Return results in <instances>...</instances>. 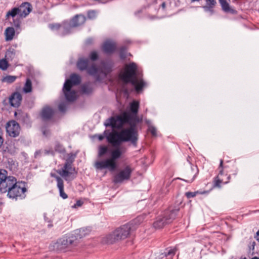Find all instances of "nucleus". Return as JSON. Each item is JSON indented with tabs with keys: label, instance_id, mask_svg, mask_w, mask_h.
Wrapping results in <instances>:
<instances>
[{
	"label": "nucleus",
	"instance_id": "46",
	"mask_svg": "<svg viewBox=\"0 0 259 259\" xmlns=\"http://www.w3.org/2000/svg\"><path fill=\"white\" fill-rule=\"evenodd\" d=\"M15 53L13 51H8L7 52L6 56L13 58L15 56Z\"/></svg>",
	"mask_w": 259,
	"mask_h": 259
},
{
	"label": "nucleus",
	"instance_id": "35",
	"mask_svg": "<svg viewBox=\"0 0 259 259\" xmlns=\"http://www.w3.org/2000/svg\"><path fill=\"white\" fill-rule=\"evenodd\" d=\"M147 123L148 124V132L150 133L153 136H156L157 135V130L156 128L151 125L149 121H147Z\"/></svg>",
	"mask_w": 259,
	"mask_h": 259
},
{
	"label": "nucleus",
	"instance_id": "24",
	"mask_svg": "<svg viewBox=\"0 0 259 259\" xmlns=\"http://www.w3.org/2000/svg\"><path fill=\"white\" fill-rule=\"evenodd\" d=\"M5 39L6 41L12 40L15 35V30L12 27H9L6 28L5 32Z\"/></svg>",
	"mask_w": 259,
	"mask_h": 259
},
{
	"label": "nucleus",
	"instance_id": "40",
	"mask_svg": "<svg viewBox=\"0 0 259 259\" xmlns=\"http://www.w3.org/2000/svg\"><path fill=\"white\" fill-rule=\"evenodd\" d=\"M62 24H53L51 26V28L54 30H59V33L61 31Z\"/></svg>",
	"mask_w": 259,
	"mask_h": 259
},
{
	"label": "nucleus",
	"instance_id": "31",
	"mask_svg": "<svg viewBox=\"0 0 259 259\" xmlns=\"http://www.w3.org/2000/svg\"><path fill=\"white\" fill-rule=\"evenodd\" d=\"M23 90L24 93H30L32 91V82L29 78H27Z\"/></svg>",
	"mask_w": 259,
	"mask_h": 259
},
{
	"label": "nucleus",
	"instance_id": "30",
	"mask_svg": "<svg viewBox=\"0 0 259 259\" xmlns=\"http://www.w3.org/2000/svg\"><path fill=\"white\" fill-rule=\"evenodd\" d=\"M108 148L105 145H100L98 148V156L102 157L105 155L108 151Z\"/></svg>",
	"mask_w": 259,
	"mask_h": 259
},
{
	"label": "nucleus",
	"instance_id": "43",
	"mask_svg": "<svg viewBox=\"0 0 259 259\" xmlns=\"http://www.w3.org/2000/svg\"><path fill=\"white\" fill-rule=\"evenodd\" d=\"M13 25L17 28H20L21 25L20 20L17 19H13Z\"/></svg>",
	"mask_w": 259,
	"mask_h": 259
},
{
	"label": "nucleus",
	"instance_id": "47",
	"mask_svg": "<svg viewBox=\"0 0 259 259\" xmlns=\"http://www.w3.org/2000/svg\"><path fill=\"white\" fill-rule=\"evenodd\" d=\"M55 149L56 151H58L59 152H61L62 151V146L59 144H58L55 146Z\"/></svg>",
	"mask_w": 259,
	"mask_h": 259
},
{
	"label": "nucleus",
	"instance_id": "27",
	"mask_svg": "<svg viewBox=\"0 0 259 259\" xmlns=\"http://www.w3.org/2000/svg\"><path fill=\"white\" fill-rule=\"evenodd\" d=\"M176 253V249L173 247H168L164 250L163 254L164 256L168 257V259H172L173 256Z\"/></svg>",
	"mask_w": 259,
	"mask_h": 259
},
{
	"label": "nucleus",
	"instance_id": "61",
	"mask_svg": "<svg viewBox=\"0 0 259 259\" xmlns=\"http://www.w3.org/2000/svg\"><path fill=\"white\" fill-rule=\"evenodd\" d=\"M161 6H162V3L160 4H159V8H160Z\"/></svg>",
	"mask_w": 259,
	"mask_h": 259
},
{
	"label": "nucleus",
	"instance_id": "16",
	"mask_svg": "<svg viewBox=\"0 0 259 259\" xmlns=\"http://www.w3.org/2000/svg\"><path fill=\"white\" fill-rule=\"evenodd\" d=\"M178 211L179 209H174L171 207L165 210L163 214V224L171 223L175 218Z\"/></svg>",
	"mask_w": 259,
	"mask_h": 259
},
{
	"label": "nucleus",
	"instance_id": "56",
	"mask_svg": "<svg viewBox=\"0 0 259 259\" xmlns=\"http://www.w3.org/2000/svg\"><path fill=\"white\" fill-rule=\"evenodd\" d=\"M104 137L102 135H99L98 137V139L99 140L101 141L104 139Z\"/></svg>",
	"mask_w": 259,
	"mask_h": 259
},
{
	"label": "nucleus",
	"instance_id": "4",
	"mask_svg": "<svg viewBox=\"0 0 259 259\" xmlns=\"http://www.w3.org/2000/svg\"><path fill=\"white\" fill-rule=\"evenodd\" d=\"M132 230V224L123 225L108 235L105 238L106 241L108 243L112 244L116 241L124 240L130 236Z\"/></svg>",
	"mask_w": 259,
	"mask_h": 259
},
{
	"label": "nucleus",
	"instance_id": "51",
	"mask_svg": "<svg viewBox=\"0 0 259 259\" xmlns=\"http://www.w3.org/2000/svg\"><path fill=\"white\" fill-rule=\"evenodd\" d=\"M122 90L125 94H128V90L125 88L124 85L122 87Z\"/></svg>",
	"mask_w": 259,
	"mask_h": 259
},
{
	"label": "nucleus",
	"instance_id": "49",
	"mask_svg": "<svg viewBox=\"0 0 259 259\" xmlns=\"http://www.w3.org/2000/svg\"><path fill=\"white\" fill-rule=\"evenodd\" d=\"M88 17L89 18H92V17L95 16L96 13L94 11H91L88 12Z\"/></svg>",
	"mask_w": 259,
	"mask_h": 259
},
{
	"label": "nucleus",
	"instance_id": "53",
	"mask_svg": "<svg viewBox=\"0 0 259 259\" xmlns=\"http://www.w3.org/2000/svg\"><path fill=\"white\" fill-rule=\"evenodd\" d=\"M43 134L47 136L49 134V131L46 130H44L42 131Z\"/></svg>",
	"mask_w": 259,
	"mask_h": 259
},
{
	"label": "nucleus",
	"instance_id": "60",
	"mask_svg": "<svg viewBox=\"0 0 259 259\" xmlns=\"http://www.w3.org/2000/svg\"><path fill=\"white\" fill-rule=\"evenodd\" d=\"M170 183H171V182H170V183L168 182V184H167L166 187L169 186V185L170 184Z\"/></svg>",
	"mask_w": 259,
	"mask_h": 259
},
{
	"label": "nucleus",
	"instance_id": "39",
	"mask_svg": "<svg viewBox=\"0 0 259 259\" xmlns=\"http://www.w3.org/2000/svg\"><path fill=\"white\" fill-rule=\"evenodd\" d=\"M90 58L92 61H96L98 58V55L95 51L92 52L90 55Z\"/></svg>",
	"mask_w": 259,
	"mask_h": 259
},
{
	"label": "nucleus",
	"instance_id": "7",
	"mask_svg": "<svg viewBox=\"0 0 259 259\" xmlns=\"http://www.w3.org/2000/svg\"><path fill=\"white\" fill-rule=\"evenodd\" d=\"M76 156V154L73 153L68 154L63 167L57 171L66 181H68V178L73 174V171H75V168L72 167V164Z\"/></svg>",
	"mask_w": 259,
	"mask_h": 259
},
{
	"label": "nucleus",
	"instance_id": "17",
	"mask_svg": "<svg viewBox=\"0 0 259 259\" xmlns=\"http://www.w3.org/2000/svg\"><path fill=\"white\" fill-rule=\"evenodd\" d=\"M17 8H18L19 16L21 18L26 17L32 11V6L31 4L28 2L22 3Z\"/></svg>",
	"mask_w": 259,
	"mask_h": 259
},
{
	"label": "nucleus",
	"instance_id": "57",
	"mask_svg": "<svg viewBox=\"0 0 259 259\" xmlns=\"http://www.w3.org/2000/svg\"><path fill=\"white\" fill-rule=\"evenodd\" d=\"M191 2H196V1H199L200 0H191Z\"/></svg>",
	"mask_w": 259,
	"mask_h": 259
},
{
	"label": "nucleus",
	"instance_id": "2",
	"mask_svg": "<svg viewBox=\"0 0 259 259\" xmlns=\"http://www.w3.org/2000/svg\"><path fill=\"white\" fill-rule=\"evenodd\" d=\"M119 146H114L116 148L111 151L110 158L96 161L95 163V167L99 169L107 168L111 171L114 170L117 167L116 160L120 158L123 154L122 150Z\"/></svg>",
	"mask_w": 259,
	"mask_h": 259
},
{
	"label": "nucleus",
	"instance_id": "23",
	"mask_svg": "<svg viewBox=\"0 0 259 259\" xmlns=\"http://www.w3.org/2000/svg\"><path fill=\"white\" fill-rule=\"evenodd\" d=\"M221 4L222 10L226 13H229L232 14H236L237 11L232 9L229 4L227 2L226 0H219Z\"/></svg>",
	"mask_w": 259,
	"mask_h": 259
},
{
	"label": "nucleus",
	"instance_id": "41",
	"mask_svg": "<svg viewBox=\"0 0 259 259\" xmlns=\"http://www.w3.org/2000/svg\"><path fill=\"white\" fill-rule=\"evenodd\" d=\"M153 226L156 229H160L162 227V222L161 220L155 221L153 223Z\"/></svg>",
	"mask_w": 259,
	"mask_h": 259
},
{
	"label": "nucleus",
	"instance_id": "8",
	"mask_svg": "<svg viewBox=\"0 0 259 259\" xmlns=\"http://www.w3.org/2000/svg\"><path fill=\"white\" fill-rule=\"evenodd\" d=\"M137 66L136 63L132 62L125 66L124 72L120 75V78L125 84L131 83L135 84L134 80L137 77L136 71Z\"/></svg>",
	"mask_w": 259,
	"mask_h": 259
},
{
	"label": "nucleus",
	"instance_id": "15",
	"mask_svg": "<svg viewBox=\"0 0 259 259\" xmlns=\"http://www.w3.org/2000/svg\"><path fill=\"white\" fill-rule=\"evenodd\" d=\"M54 113V110L51 107L45 106L42 108L39 116L43 121H47L52 119Z\"/></svg>",
	"mask_w": 259,
	"mask_h": 259
},
{
	"label": "nucleus",
	"instance_id": "14",
	"mask_svg": "<svg viewBox=\"0 0 259 259\" xmlns=\"http://www.w3.org/2000/svg\"><path fill=\"white\" fill-rule=\"evenodd\" d=\"M219 168H220L219 173L218 175L214 178L213 180V187L214 188L218 187V188H221V184L222 183H224V184H227L229 182V180L230 179V176H228L227 177V181L224 182V179L222 178V176L223 175V160L221 159L220 160V163L219 165Z\"/></svg>",
	"mask_w": 259,
	"mask_h": 259
},
{
	"label": "nucleus",
	"instance_id": "32",
	"mask_svg": "<svg viewBox=\"0 0 259 259\" xmlns=\"http://www.w3.org/2000/svg\"><path fill=\"white\" fill-rule=\"evenodd\" d=\"M57 187L59 190V194L60 197L65 199L68 198V195L64 191V182L59 184H57Z\"/></svg>",
	"mask_w": 259,
	"mask_h": 259
},
{
	"label": "nucleus",
	"instance_id": "45",
	"mask_svg": "<svg viewBox=\"0 0 259 259\" xmlns=\"http://www.w3.org/2000/svg\"><path fill=\"white\" fill-rule=\"evenodd\" d=\"M58 107H59V110L61 112H64V111H65V110L66 109V106L65 104H64L63 103H60Z\"/></svg>",
	"mask_w": 259,
	"mask_h": 259
},
{
	"label": "nucleus",
	"instance_id": "18",
	"mask_svg": "<svg viewBox=\"0 0 259 259\" xmlns=\"http://www.w3.org/2000/svg\"><path fill=\"white\" fill-rule=\"evenodd\" d=\"M22 101V96L18 92L14 93L9 98L10 105L14 107H19Z\"/></svg>",
	"mask_w": 259,
	"mask_h": 259
},
{
	"label": "nucleus",
	"instance_id": "44",
	"mask_svg": "<svg viewBox=\"0 0 259 259\" xmlns=\"http://www.w3.org/2000/svg\"><path fill=\"white\" fill-rule=\"evenodd\" d=\"M189 173H193L192 170H191ZM186 178H187V180H185V181L187 182H188V183H192L195 179V175H193V174H192V178H189L188 177H186Z\"/></svg>",
	"mask_w": 259,
	"mask_h": 259
},
{
	"label": "nucleus",
	"instance_id": "33",
	"mask_svg": "<svg viewBox=\"0 0 259 259\" xmlns=\"http://www.w3.org/2000/svg\"><path fill=\"white\" fill-rule=\"evenodd\" d=\"M8 62L6 59H0V69L2 70H6L9 67Z\"/></svg>",
	"mask_w": 259,
	"mask_h": 259
},
{
	"label": "nucleus",
	"instance_id": "36",
	"mask_svg": "<svg viewBox=\"0 0 259 259\" xmlns=\"http://www.w3.org/2000/svg\"><path fill=\"white\" fill-rule=\"evenodd\" d=\"M16 78L17 77L16 76L7 75L3 78V81L11 83L14 82Z\"/></svg>",
	"mask_w": 259,
	"mask_h": 259
},
{
	"label": "nucleus",
	"instance_id": "22",
	"mask_svg": "<svg viewBox=\"0 0 259 259\" xmlns=\"http://www.w3.org/2000/svg\"><path fill=\"white\" fill-rule=\"evenodd\" d=\"M216 4L215 0H205V5L203 6L202 8L204 11L209 12L212 15L214 13L213 8Z\"/></svg>",
	"mask_w": 259,
	"mask_h": 259
},
{
	"label": "nucleus",
	"instance_id": "29",
	"mask_svg": "<svg viewBox=\"0 0 259 259\" xmlns=\"http://www.w3.org/2000/svg\"><path fill=\"white\" fill-rule=\"evenodd\" d=\"M139 108V103L134 101L130 104V110L131 112L136 116Z\"/></svg>",
	"mask_w": 259,
	"mask_h": 259
},
{
	"label": "nucleus",
	"instance_id": "19",
	"mask_svg": "<svg viewBox=\"0 0 259 259\" xmlns=\"http://www.w3.org/2000/svg\"><path fill=\"white\" fill-rule=\"evenodd\" d=\"M73 28H74V26H73L70 21L63 22L62 23L61 31L60 32V35L64 36L70 34Z\"/></svg>",
	"mask_w": 259,
	"mask_h": 259
},
{
	"label": "nucleus",
	"instance_id": "38",
	"mask_svg": "<svg viewBox=\"0 0 259 259\" xmlns=\"http://www.w3.org/2000/svg\"><path fill=\"white\" fill-rule=\"evenodd\" d=\"M144 220L143 216H138L132 222L130 223V224H132V225L134 224H140ZM133 226H132V227Z\"/></svg>",
	"mask_w": 259,
	"mask_h": 259
},
{
	"label": "nucleus",
	"instance_id": "50",
	"mask_svg": "<svg viewBox=\"0 0 259 259\" xmlns=\"http://www.w3.org/2000/svg\"><path fill=\"white\" fill-rule=\"evenodd\" d=\"M94 40L92 38H89L86 40V44L88 45H90L93 43Z\"/></svg>",
	"mask_w": 259,
	"mask_h": 259
},
{
	"label": "nucleus",
	"instance_id": "58",
	"mask_svg": "<svg viewBox=\"0 0 259 259\" xmlns=\"http://www.w3.org/2000/svg\"><path fill=\"white\" fill-rule=\"evenodd\" d=\"M251 259H259V258L257 257H253Z\"/></svg>",
	"mask_w": 259,
	"mask_h": 259
},
{
	"label": "nucleus",
	"instance_id": "55",
	"mask_svg": "<svg viewBox=\"0 0 259 259\" xmlns=\"http://www.w3.org/2000/svg\"><path fill=\"white\" fill-rule=\"evenodd\" d=\"M0 138H3V132L1 127H0Z\"/></svg>",
	"mask_w": 259,
	"mask_h": 259
},
{
	"label": "nucleus",
	"instance_id": "9",
	"mask_svg": "<svg viewBox=\"0 0 259 259\" xmlns=\"http://www.w3.org/2000/svg\"><path fill=\"white\" fill-rule=\"evenodd\" d=\"M90 60L89 59L80 58L77 62L76 66L80 71L87 70L89 74L96 77L97 80H99L98 73L99 69L97 67L95 64H93L90 66Z\"/></svg>",
	"mask_w": 259,
	"mask_h": 259
},
{
	"label": "nucleus",
	"instance_id": "6",
	"mask_svg": "<svg viewBox=\"0 0 259 259\" xmlns=\"http://www.w3.org/2000/svg\"><path fill=\"white\" fill-rule=\"evenodd\" d=\"M130 118L131 114L124 112L120 115L107 119L104 124L106 127H111L113 129H120L126 122H128Z\"/></svg>",
	"mask_w": 259,
	"mask_h": 259
},
{
	"label": "nucleus",
	"instance_id": "25",
	"mask_svg": "<svg viewBox=\"0 0 259 259\" xmlns=\"http://www.w3.org/2000/svg\"><path fill=\"white\" fill-rule=\"evenodd\" d=\"M82 93L87 95L91 94L93 91V84L91 82H87L83 84L81 87Z\"/></svg>",
	"mask_w": 259,
	"mask_h": 259
},
{
	"label": "nucleus",
	"instance_id": "42",
	"mask_svg": "<svg viewBox=\"0 0 259 259\" xmlns=\"http://www.w3.org/2000/svg\"><path fill=\"white\" fill-rule=\"evenodd\" d=\"M51 176L52 177H53L56 179L57 182V184H59V183H61L63 182V180H62V178H61L60 177L57 176L55 174L51 173Z\"/></svg>",
	"mask_w": 259,
	"mask_h": 259
},
{
	"label": "nucleus",
	"instance_id": "11",
	"mask_svg": "<svg viewBox=\"0 0 259 259\" xmlns=\"http://www.w3.org/2000/svg\"><path fill=\"white\" fill-rule=\"evenodd\" d=\"M73 237L65 236L59 239L55 243L54 247L57 250L65 251L73 244Z\"/></svg>",
	"mask_w": 259,
	"mask_h": 259
},
{
	"label": "nucleus",
	"instance_id": "59",
	"mask_svg": "<svg viewBox=\"0 0 259 259\" xmlns=\"http://www.w3.org/2000/svg\"><path fill=\"white\" fill-rule=\"evenodd\" d=\"M162 6H163V8H164L165 7V3H163Z\"/></svg>",
	"mask_w": 259,
	"mask_h": 259
},
{
	"label": "nucleus",
	"instance_id": "10",
	"mask_svg": "<svg viewBox=\"0 0 259 259\" xmlns=\"http://www.w3.org/2000/svg\"><path fill=\"white\" fill-rule=\"evenodd\" d=\"M134 169L131 164H125L123 167L115 175L113 179L114 183H121L131 179Z\"/></svg>",
	"mask_w": 259,
	"mask_h": 259
},
{
	"label": "nucleus",
	"instance_id": "21",
	"mask_svg": "<svg viewBox=\"0 0 259 259\" xmlns=\"http://www.w3.org/2000/svg\"><path fill=\"white\" fill-rule=\"evenodd\" d=\"M102 48L105 53L111 54L116 50V44L111 41H106L104 43Z\"/></svg>",
	"mask_w": 259,
	"mask_h": 259
},
{
	"label": "nucleus",
	"instance_id": "5",
	"mask_svg": "<svg viewBox=\"0 0 259 259\" xmlns=\"http://www.w3.org/2000/svg\"><path fill=\"white\" fill-rule=\"evenodd\" d=\"M80 76L76 74L70 75L69 79H66L63 86V91L66 99L68 101H73L76 99V93L71 90L73 85H78L81 82Z\"/></svg>",
	"mask_w": 259,
	"mask_h": 259
},
{
	"label": "nucleus",
	"instance_id": "12",
	"mask_svg": "<svg viewBox=\"0 0 259 259\" xmlns=\"http://www.w3.org/2000/svg\"><path fill=\"white\" fill-rule=\"evenodd\" d=\"M8 172L5 169H0V192L6 193L8 184L15 178L13 176H8Z\"/></svg>",
	"mask_w": 259,
	"mask_h": 259
},
{
	"label": "nucleus",
	"instance_id": "13",
	"mask_svg": "<svg viewBox=\"0 0 259 259\" xmlns=\"http://www.w3.org/2000/svg\"><path fill=\"white\" fill-rule=\"evenodd\" d=\"M6 128L7 133L10 137L15 138L19 135L20 126L16 121L12 120L8 122Z\"/></svg>",
	"mask_w": 259,
	"mask_h": 259
},
{
	"label": "nucleus",
	"instance_id": "34",
	"mask_svg": "<svg viewBox=\"0 0 259 259\" xmlns=\"http://www.w3.org/2000/svg\"><path fill=\"white\" fill-rule=\"evenodd\" d=\"M207 193H208V191H203V192L196 191V192H187L186 193L185 195L186 196V197L188 198H191L194 197L196 195V194H197V193L203 194H206Z\"/></svg>",
	"mask_w": 259,
	"mask_h": 259
},
{
	"label": "nucleus",
	"instance_id": "48",
	"mask_svg": "<svg viewBox=\"0 0 259 259\" xmlns=\"http://www.w3.org/2000/svg\"><path fill=\"white\" fill-rule=\"evenodd\" d=\"M83 204V202L80 201V200H77L75 204H74L73 207H78V206H80L82 205V204Z\"/></svg>",
	"mask_w": 259,
	"mask_h": 259
},
{
	"label": "nucleus",
	"instance_id": "28",
	"mask_svg": "<svg viewBox=\"0 0 259 259\" xmlns=\"http://www.w3.org/2000/svg\"><path fill=\"white\" fill-rule=\"evenodd\" d=\"M17 15L19 16V12L18 11V8L15 7L12 8L11 10L9 11L6 15V19H9L10 17L14 18Z\"/></svg>",
	"mask_w": 259,
	"mask_h": 259
},
{
	"label": "nucleus",
	"instance_id": "54",
	"mask_svg": "<svg viewBox=\"0 0 259 259\" xmlns=\"http://www.w3.org/2000/svg\"><path fill=\"white\" fill-rule=\"evenodd\" d=\"M84 231H85V229H83V228H82V229H80L79 230V232H80V233H81V234H80V235L81 236V237H82V236H85V233H84V234H83V232H84Z\"/></svg>",
	"mask_w": 259,
	"mask_h": 259
},
{
	"label": "nucleus",
	"instance_id": "52",
	"mask_svg": "<svg viewBox=\"0 0 259 259\" xmlns=\"http://www.w3.org/2000/svg\"><path fill=\"white\" fill-rule=\"evenodd\" d=\"M254 238L256 239L257 241H259V230L257 231V232L256 233V235L254 236Z\"/></svg>",
	"mask_w": 259,
	"mask_h": 259
},
{
	"label": "nucleus",
	"instance_id": "1",
	"mask_svg": "<svg viewBox=\"0 0 259 259\" xmlns=\"http://www.w3.org/2000/svg\"><path fill=\"white\" fill-rule=\"evenodd\" d=\"M139 121L137 116L134 117L131 115L130 119L126 122L130 126L120 132L113 131L110 133L106 136L108 142L114 146H120L123 142H130L133 147H137L139 134L136 125Z\"/></svg>",
	"mask_w": 259,
	"mask_h": 259
},
{
	"label": "nucleus",
	"instance_id": "37",
	"mask_svg": "<svg viewBox=\"0 0 259 259\" xmlns=\"http://www.w3.org/2000/svg\"><path fill=\"white\" fill-rule=\"evenodd\" d=\"M120 57L122 59H124L126 57V48L122 46L120 48L119 50Z\"/></svg>",
	"mask_w": 259,
	"mask_h": 259
},
{
	"label": "nucleus",
	"instance_id": "26",
	"mask_svg": "<svg viewBox=\"0 0 259 259\" xmlns=\"http://www.w3.org/2000/svg\"><path fill=\"white\" fill-rule=\"evenodd\" d=\"M136 81L135 84H132L135 86V90L137 92H139L143 90V88L146 85V82L143 79H140L139 80L137 79V77L134 79Z\"/></svg>",
	"mask_w": 259,
	"mask_h": 259
},
{
	"label": "nucleus",
	"instance_id": "20",
	"mask_svg": "<svg viewBox=\"0 0 259 259\" xmlns=\"http://www.w3.org/2000/svg\"><path fill=\"white\" fill-rule=\"evenodd\" d=\"M85 21V18L82 15H76L70 21L74 27H76L80 26L84 23Z\"/></svg>",
	"mask_w": 259,
	"mask_h": 259
},
{
	"label": "nucleus",
	"instance_id": "3",
	"mask_svg": "<svg viewBox=\"0 0 259 259\" xmlns=\"http://www.w3.org/2000/svg\"><path fill=\"white\" fill-rule=\"evenodd\" d=\"M26 191L25 183L22 181L17 182V179L15 178L8 184L6 192H8L7 195L9 198L22 199L25 197Z\"/></svg>",
	"mask_w": 259,
	"mask_h": 259
}]
</instances>
